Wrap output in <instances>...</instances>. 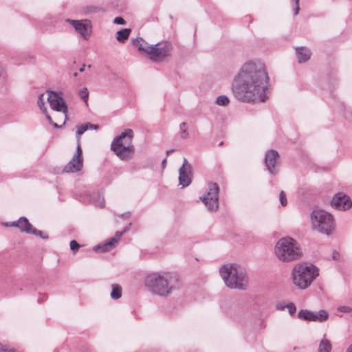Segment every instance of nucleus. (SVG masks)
<instances>
[{"instance_id": "f257e3e1", "label": "nucleus", "mask_w": 352, "mask_h": 352, "mask_svg": "<svg viewBox=\"0 0 352 352\" xmlns=\"http://www.w3.org/2000/svg\"><path fill=\"white\" fill-rule=\"evenodd\" d=\"M232 89L241 102H265L270 96V82L265 64L261 60L245 63L234 77Z\"/></svg>"}, {"instance_id": "f03ea898", "label": "nucleus", "mask_w": 352, "mask_h": 352, "mask_svg": "<svg viewBox=\"0 0 352 352\" xmlns=\"http://www.w3.org/2000/svg\"><path fill=\"white\" fill-rule=\"evenodd\" d=\"M145 285L152 293L167 296L179 288L181 283L176 273L162 271L148 274L145 279Z\"/></svg>"}, {"instance_id": "7ed1b4c3", "label": "nucleus", "mask_w": 352, "mask_h": 352, "mask_svg": "<svg viewBox=\"0 0 352 352\" xmlns=\"http://www.w3.org/2000/svg\"><path fill=\"white\" fill-rule=\"evenodd\" d=\"M220 275L227 287L245 289L248 277L245 270L236 264H226L219 270Z\"/></svg>"}, {"instance_id": "20e7f679", "label": "nucleus", "mask_w": 352, "mask_h": 352, "mask_svg": "<svg viewBox=\"0 0 352 352\" xmlns=\"http://www.w3.org/2000/svg\"><path fill=\"white\" fill-rule=\"evenodd\" d=\"M133 138V130L126 129L111 142V149L121 160L128 161L132 159L135 151L132 144Z\"/></svg>"}, {"instance_id": "39448f33", "label": "nucleus", "mask_w": 352, "mask_h": 352, "mask_svg": "<svg viewBox=\"0 0 352 352\" xmlns=\"http://www.w3.org/2000/svg\"><path fill=\"white\" fill-rule=\"evenodd\" d=\"M275 254L282 261L289 262L300 257L298 243L291 237L281 238L275 245Z\"/></svg>"}, {"instance_id": "423d86ee", "label": "nucleus", "mask_w": 352, "mask_h": 352, "mask_svg": "<svg viewBox=\"0 0 352 352\" xmlns=\"http://www.w3.org/2000/svg\"><path fill=\"white\" fill-rule=\"evenodd\" d=\"M318 275L317 268L312 264L300 263L292 271L294 284L300 289H306Z\"/></svg>"}, {"instance_id": "0eeeda50", "label": "nucleus", "mask_w": 352, "mask_h": 352, "mask_svg": "<svg viewBox=\"0 0 352 352\" xmlns=\"http://www.w3.org/2000/svg\"><path fill=\"white\" fill-rule=\"evenodd\" d=\"M311 220L314 228L322 234L329 235L334 230L333 217L324 210H314Z\"/></svg>"}, {"instance_id": "6e6552de", "label": "nucleus", "mask_w": 352, "mask_h": 352, "mask_svg": "<svg viewBox=\"0 0 352 352\" xmlns=\"http://www.w3.org/2000/svg\"><path fill=\"white\" fill-rule=\"evenodd\" d=\"M173 47L168 42L158 43L155 45L147 46L146 54L152 60H162L170 56Z\"/></svg>"}, {"instance_id": "1a4fd4ad", "label": "nucleus", "mask_w": 352, "mask_h": 352, "mask_svg": "<svg viewBox=\"0 0 352 352\" xmlns=\"http://www.w3.org/2000/svg\"><path fill=\"white\" fill-rule=\"evenodd\" d=\"M219 188L217 183L210 182L208 185V189L200 199L205 204L210 211H216L219 208Z\"/></svg>"}, {"instance_id": "9d476101", "label": "nucleus", "mask_w": 352, "mask_h": 352, "mask_svg": "<svg viewBox=\"0 0 352 352\" xmlns=\"http://www.w3.org/2000/svg\"><path fill=\"white\" fill-rule=\"evenodd\" d=\"M131 225V223H130L129 226H126L122 231L116 232L115 236L110 238L105 243L94 246L93 250L95 252L100 251L101 252H106L111 250L116 247V244L118 243L123 234L129 230Z\"/></svg>"}, {"instance_id": "9b49d317", "label": "nucleus", "mask_w": 352, "mask_h": 352, "mask_svg": "<svg viewBox=\"0 0 352 352\" xmlns=\"http://www.w3.org/2000/svg\"><path fill=\"white\" fill-rule=\"evenodd\" d=\"M331 206L338 210H348L352 207V201L349 196L342 192L334 195L331 201Z\"/></svg>"}, {"instance_id": "f8f14e48", "label": "nucleus", "mask_w": 352, "mask_h": 352, "mask_svg": "<svg viewBox=\"0 0 352 352\" xmlns=\"http://www.w3.org/2000/svg\"><path fill=\"white\" fill-rule=\"evenodd\" d=\"M47 100L50 105V107L59 112H63L66 114L67 111V106L64 99L54 91H50L48 94Z\"/></svg>"}, {"instance_id": "ddd939ff", "label": "nucleus", "mask_w": 352, "mask_h": 352, "mask_svg": "<svg viewBox=\"0 0 352 352\" xmlns=\"http://www.w3.org/2000/svg\"><path fill=\"white\" fill-rule=\"evenodd\" d=\"M192 181L191 165L188 160L184 158L183 164L179 170V182L182 188L190 185Z\"/></svg>"}, {"instance_id": "4468645a", "label": "nucleus", "mask_w": 352, "mask_h": 352, "mask_svg": "<svg viewBox=\"0 0 352 352\" xmlns=\"http://www.w3.org/2000/svg\"><path fill=\"white\" fill-rule=\"evenodd\" d=\"M67 21L73 25L76 32H78L85 40H88L91 35L90 21L88 20L78 21L67 19Z\"/></svg>"}, {"instance_id": "2eb2a0df", "label": "nucleus", "mask_w": 352, "mask_h": 352, "mask_svg": "<svg viewBox=\"0 0 352 352\" xmlns=\"http://www.w3.org/2000/svg\"><path fill=\"white\" fill-rule=\"evenodd\" d=\"M278 157V153L275 150H270L265 154V164L271 175H274L277 173L276 164Z\"/></svg>"}, {"instance_id": "dca6fc26", "label": "nucleus", "mask_w": 352, "mask_h": 352, "mask_svg": "<svg viewBox=\"0 0 352 352\" xmlns=\"http://www.w3.org/2000/svg\"><path fill=\"white\" fill-rule=\"evenodd\" d=\"M83 159H77L73 157L64 168L66 173H75L80 171L82 168Z\"/></svg>"}, {"instance_id": "f3484780", "label": "nucleus", "mask_w": 352, "mask_h": 352, "mask_svg": "<svg viewBox=\"0 0 352 352\" xmlns=\"http://www.w3.org/2000/svg\"><path fill=\"white\" fill-rule=\"evenodd\" d=\"M12 226L17 227L21 232L27 234L31 233V230L33 228L32 225L24 217H20L17 221H14Z\"/></svg>"}, {"instance_id": "a211bd4d", "label": "nucleus", "mask_w": 352, "mask_h": 352, "mask_svg": "<svg viewBox=\"0 0 352 352\" xmlns=\"http://www.w3.org/2000/svg\"><path fill=\"white\" fill-rule=\"evenodd\" d=\"M296 54L300 63L307 61L311 55L309 49L305 47H298L296 49Z\"/></svg>"}, {"instance_id": "6ab92c4d", "label": "nucleus", "mask_w": 352, "mask_h": 352, "mask_svg": "<svg viewBox=\"0 0 352 352\" xmlns=\"http://www.w3.org/2000/svg\"><path fill=\"white\" fill-rule=\"evenodd\" d=\"M314 311L301 309L298 313V318L307 321H314Z\"/></svg>"}, {"instance_id": "aec40b11", "label": "nucleus", "mask_w": 352, "mask_h": 352, "mask_svg": "<svg viewBox=\"0 0 352 352\" xmlns=\"http://www.w3.org/2000/svg\"><path fill=\"white\" fill-rule=\"evenodd\" d=\"M131 30L130 28H124L116 32V39L120 43H124L129 37Z\"/></svg>"}, {"instance_id": "412c9836", "label": "nucleus", "mask_w": 352, "mask_h": 352, "mask_svg": "<svg viewBox=\"0 0 352 352\" xmlns=\"http://www.w3.org/2000/svg\"><path fill=\"white\" fill-rule=\"evenodd\" d=\"M133 44L138 48L139 51L143 52L146 54L147 46H149L147 43L142 38H134L132 41Z\"/></svg>"}, {"instance_id": "4be33fe9", "label": "nucleus", "mask_w": 352, "mask_h": 352, "mask_svg": "<svg viewBox=\"0 0 352 352\" xmlns=\"http://www.w3.org/2000/svg\"><path fill=\"white\" fill-rule=\"evenodd\" d=\"M331 344L325 338H322L319 344L318 352H331Z\"/></svg>"}, {"instance_id": "5701e85b", "label": "nucleus", "mask_w": 352, "mask_h": 352, "mask_svg": "<svg viewBox=\"0 0 352 352\" xmlns=\"http://www.w3.org/2000/svg\"><path fill=\"white\" fill-rule=\"evenodd\" d=\"M122 296V287L118 284L111 285V297L113 299L117 300Z\"/></svg>"}, {"instance_id": "b1692460", "label": "nucleus", "mask_w": 352, "mask_h": 352, "mask_svg": "<svg viewBox=\"0 0 352 352\" xmlns=\"http://www.w3.org/2000/svg\"><path fill=\"white\" fill-rule=\"evenodd\" d=\"M314 322H324L327 320L329 314L324 309L320 310L319 311H314Z\"/></svg>"}, {"instance_id": "393cba45", "label": "nucleus", "mask_w": 352, "mask_h": 352, "mask_svg": "<svg viewBox=\"0 0 352 352\" xmlns=\"http://www.w3.org/2000/svg\"><path fill=\"white\" fill-rule=\"evenodd\" d=\"M179 135L182 139H186L188 137V132L187 130V124L185 122L179 124Z\"/></svg>"}, {"instance_id": "a878e982", "label": "nucleus", "mask_w": 352, "mask_h": 352, "mask_svg": "<svg viewBox=\"0 0 352 352\" xmlns=\"http://www.w3.org/2000/svg\"><path fill=\"white\" fill-rule=\"evenodd\" d=\"M229 102V98L225 95L218 96L216 100L217 104L221 106H227Z\"/></svg>"}, {"instance_id": "bb28decb", "label": "nucleus", "mask_w": 352, "mask_h": 352, "mask_svg": "<svg viewBox=\"0 0 352 352\" xmlns=\"http://www.w3.org/2000/svg\"><path fill=\"white\" fill-rule=\"evenodd\" d=\"M44 94H42L39 95L37 100L38 106L39 107L40 109L43 111V113H46L47 108L45 106V99H44Z\"/></svg>"}, {"instance_id": "cd10ccee", "label": "nucleus", "mask_w": 352, "mask_h": 352, "mask_svg": "<svg viewBox=\"0 0 352 352\" xmlns=\"http://www.w3.org/2000/svg\"><path fill=\"white\" fill-rule=\"evenodd\" d=\"M89 129V124H84L78 127L76 135L78 141L79 142L80 136Z\"/></svg>"}, {"instance_id": "c85d7f7f", "label": "nucleus", "mask_w": 352, "mask_h": 352, "mask_svg": "<svg viewBox=\"0 0 352 352\" xmlns=\"http://www.w3.org/2000/svg\"><path fill=\"white\" fill-rule=\"evenodd\" d=\"M79 95L80 98L87 103L88 97H89V91L86 87H84L79 91Z\"/></svg>"}, {"instance_id": "c756f323", "label": "nucleus", "mask_w": 352, "mask_h": 352, "mask_svg": "<svg viewBox=\"0 0 352 352\" xmlns=\"http://www.w3.org/2000/svg\"><path fill=\"white\" fill-rule=\"evenodd\" d=\"M34 235L38 236L42 239H46L48 238V236L45 234H44L42 231L38 230L33 227V228L31 230V233Z\"/></svg>"}, {"instance_id": "7c9ffc66", "label": "nucleus", "mask_w": 352, "mask_h": 352, "mask_svg": "<svg viewBox=\"0 0 352 352\" xmlns=\"http://www.w3.org/2000/svg\"><path fill=\"white\" fill-rule=\"evenodd\" d=\"M279 201L282 206H285L287 204L286 195L284 191H280L279 194Z\"/></svg>"}, {"instance_id": "2f4dec72", "label": "nucleus", "mask_w": 352, "mask_h": 352, "mask_svg": "<svg viewBox=\"0 0 352 352\" xmlns=\"http://www.w3.org/2000/svg\"><path fill=\"white\" fill-rule=\"evenodd\" d=\"M70 249L75 254L78 250V249L80 248V245L78 244V243L75 241V240H72L70 241Z\"/></svg>"}, {"instance_id": "473e14b6", "label": "nucleus", "mask_w": 352, "mask_h": 352, "mask_svg": "<svg viewBox=\"0 0 352 352\" xmlns=\"http://www.w3.org/2000/svg\"><path fill=\"white\" fill-rule=\"evenodd\" d=\"M286 308L288 309V312L290 315H293L295 314L296 311V307L293 302H289L286 305Z\"/></svg>"}, {"instance_id": "72a5a7b5", "label": "nucleus", "mask_w": 352, "mask_h": 352, "mask_svg": "<svg viewBox=\"0 0 352 352\" xmlns=\"http://www.w3.org/2000/svg\"><path fill=\"white\" fill-rule=\"evenodd\" d=\"M82 155V151L80 145L78 143L77 148H76V153L73 157H74L75 158H77V159H83Z\"/></svg>"}, {"instance_id": "f704fd0d", "label": "nucleus", "mask_w": 352, "mask_h": 352, "mask_svg": "<svg viewBox=\"0 0 352 352\" xmlns=\"http://www.w3.org/2000/svg\"><path fill=\"white\" fill-rule=\"evenodd\" d=\"M102 8H101L100 7L88 6L86 9V12L87 13H93V12H96L102 11Z\"/></svg>"}, {"instance_id": "c9c22d12", "label": "nucleus", "mask_w": 352, "mask_h": 352, "mask_svg": "<svg viewBox=\"0 0 352 352\" xmlns=\"http://www.w3.org/2000/svg\"><path fill=\"white\" fill-rule=\"evenodd\" d=\"M338 311L344 313H350L352 311V308L349 306H340L338 307Z\"/></svg>"}, {"instance_id": "e433bc0d", "label": "nucleus", "mask_w": 352, "mask_h": 352, "mask_svg": "<svg viewBox=\"0 0 352 352\" xmlns=\"http://www.w3.org/2000/svg\"><path fill=\"white\" fill-rule=\"evenodd\" d=\"M0 352H15V351L6 345L0 344Z\"/></svg>"}, {"instance_id": "4c0bfd02", "label": "nucleus", "mask_w": 352, "mask_h": 352, "mask_svg": "<svg viewBox=\"0 0 352 352\" xmlns=\"http://www.w3.org/2000/svg\"><path fill=\"white\" fill-rule=\"evenodd\" d=\"M114 23L118 25H124L126 23L125 20L121 16H117L113 20Z\"/></svg>"}, {"instance_id": "58836bf2", "label": "nucleus", "mask_w": 352, "mask_h": 352, "mask_svg": "<svg viewBox=\"0 0 352 352\" xmlns=\"http://www.w3.org/2000/svg\"><path fill=\"white\" fill-rule=\"evenodd\" d=\"M295 3V7L294 8V14L297 15L299 12L300 7H299V0H294Z\"/></svg>"}, {"instance_id": "ea45409f", "label": "nucleus", "mask_w": 352, "mask_h": 352, "mask_svg": "<svg viewBox=\"0 0 352 352\" xmlns=\"http://www.w3.org/2000/svg\"><path fill=\"white\" fill-rule=\"evenodd\" d=\"M332 259L333 260H335V261H337L340 258V254L338 252H337L336 250H333V252H332Z\"/></svg>"}, {"instance_id": "a19ab883", "label": "nucleus", "mask_w": 352, "mask_h": 352, "mask_svg": "<svg viewBox=\"0 0 352 352\" xmlns=\"http://www.w3.org/2000/svg\"><path fill=\"white\" fill-rule=\"evenodd\" d=\"M276 309L280 311H283L286 308V305L284 303H278L276 306Z\"/></svg>"}, {"instance_id": "79ce46f5", "label": "nucleus", "mask_w": 352, "mask_h": 352, "mask_svg": "<svg viewBox=\"0 0 352 352\" xmlns=\"http://www.w3.org/2000/svg\"><path fill=\"white\" fill-rule=\"evenodd\" d=\"M87 124H89V129H98V125H96V124H90V123H87Z\"/></svg>"}, {"instance_id": "37998d69", "label": "nucleus", "mask_w": 352, "mask_h": 352, "mask_svg": "<svg viewBox=\"0 0 352 352\" xmlns=\"http://www.w3.org/2000/svg\"><path fill=\"white\" fill-rule=\"evenodd\" d=\"M46 117V118L47 119L48 122L50 123H52V119L51 118V116L48 114L47 113V111H46V113H43Z\"/></svg>"}, {"instance_id": "c03bdc74", "label": "nucleus", "mask_w": 352, "mask_h": 352, "mask_svg": "<svg viewBox=\"0 0 352 352\" xmlns=\"http://www.w3.org/2000/svg\"><path fill=\"white\" fill-rule=\"evenodd\" d=\"M50 124H52L54 128H56V129H57V128H60V126H59V125H58V124H56V123L54 122L53 121H52V123H50Z\"/></svg>"}, {"instance_id": "a18cd8bd", "label": "nucleus", "mask_w": 352, "mask_h": 352, "mask_svg": "<svg viewBox=\"0 0 352 352\" xmlns=\"http://www.w3.org/2000/svg\"><path fill=\"white\" fill-rule=\"evenodd\" d=\"M85 67H86L85 65H82V66L80 68L79 71L80 72H83L85 71Z\"/></svg>"}, {"instance_id": "49530a36", "label": "nucleus", "mask_w": 352, "mask_h": 352, "mask_svg": "<svg viewBox=\"0 0 352 352\" xmlns=\"http://www.w3.org/2000/svg\"><path fill=\"white\" fill-rule=\"evenodd\" d=\"M346 352H352V344L347 348Z\"/></svg>"}, {"instance_id": "de8ad7c7", "label": "nucleus", "mask_w": 352, "mask_h": 352, "mask_svg": "<svg viewBox=\"0 0 352 352\" xmlns=\"http://www.w3.org/2000/svg\"><path fill=\"white\" fill-rule=\"evenodd\" d=\"M104 206V199H102V201L100 203V208H103Z\"/></svg>"}, {"instance_id": "09e8293b", "label": "nucleus", "mask_w": 352, "mask_h": 352, "mask_svg": "<svg viewBox=\"0 0 352 352\" xmlns=\"http://www.w3.org/2000/svg\"><path fill=\"white\" fill-rule=\"evenodd\" d=\"M123 217H129V213H125V214H122Z\"/></svg>"}, {"instance_id": "8fccbe9b", "label": "nucleus", "mask_w": 352, "mask_h": 352, "mask_svg": "<svg viewBox=\"0 0 352 352\" xmlns=\"http://www.w3.org/2000/svg\"><path fill=\"white\" fill-rule=\"evenodd\" d=\"M43 300H44V298H41V299L40 298L38 299V302H41V301H43Z\"/></svg>"}, {"instance_id": "3c124183", "label": "nucleus", "mask_w": 352, "mask_h": 352, "mask_svg": "<svg viewBox=\"0 0 352 352\" xmlns=\"http://www.w3.org/2000/svg\"><path fill=\"white\" fill-rule=\"evenodd\" d=\"M43 300H44V298H41V299L40 298L38 299V302H41V301H43Z\"/></svg>"}, {"instance_id": "603ef678", "label": "nucleus", "mask_w": 352, "mask_h": 352, "mask_svg": "<svg viewBox=\"0 0 352 352\" xmlns=\"http://www.w3.org/2000/svg\"><path fill=\"white\" fill-rule=\"evenodd\" d=\"M77 76H78V73H77V72H75V73L74 74V77H76Z\"/></svg>"}, {"instance_id": "864d4df0", "label": "nucleus", "mask_w": 352, "mask_h": 352, "mask_svg": "<svg viewBox=\"0 0 352 352\" xmlns=\"http://www.w3.org/2000/svg\"><path fill=\"white\" fill-rule=\"evenodd\" d=\"M171 151H167V154L168 155L169 153H171Z\"/></svg>"}, {"instance_id": "5fc2aeb1", "label": "nucleus", "mask_w": 352, "mask_h": 352, "mask_svg": "<svg viewBox=\"0 0 352 352\" xmlns=\"http://www.w3.org/2000/svg\"><path fill=\"white\" fill-rule=\"evenodd\" d=\"M163 164H165L166 163V160L164 159L162 162Z\"/></svg>"}, {"instance_id": "6e6d98bb", "label": "nucleus", "mask_w": 352, "mask_h": 352, "mask_svg": "<svg viewBox=\"0 0 352 352\" xmlns=\"http://www.w3.org/2000/svg\"><path fill=\"white\" fill-rule=\"evenodd\" d=\"M85 352H90V351H85Z\"/></svg>"}]
</instances>
